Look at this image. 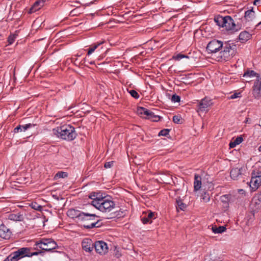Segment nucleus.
Listing matches in <instances>:
<instances>
[{
    "mask_svg": "<svg viewBox=\"0 0 261 261\" xmlns=\"http://www.w3.org/2000/svg\"><path fill=\"white\" fill-rule=\"evenodd\" d=\"M31 206L34 210L39 211H41V210L42 208V206L38 204L36 202H32L31 204Z\"/></svg>",
    "mask_w": 261,
    "mask_h": 261,
    "instance_id": "58836bf2",
    "label": "nucleus"
},
{
    "mask_svg": "<svg viewBox=\"0 0 261 261\" xmlns=\"http://www.w3.org/2000/svg\"><path fill=\"white\" fill-rule=\"evenodd\" d=\"M98 201V203H96L97 205L95 207L102 212H110L115 207V203L111 197H104Z\"/></svg>",
    "mask_w": 261,
    "mask_h": 261,
    "instance_id": "20e7f679",
    "label": "nucleus"
},
{
    "mask_svg": "<svg viewBox=\"0 0 261 261\" xmlns=\"http://www.w3.org/2000/svg\"><path fill=\"white\" fill-rule=\"evenodd\" d=\"M148 114H146L145 119L151 120L153 122H158L161 119V117L158 115H155L153 112L148 110Z\"/></svg>",
    "mask_w": 261,
    "mask_h": 261,
    "instance_id": "aec40b11",
    "label": "nucleus"
},
{
    "mask_svg": "<svg viewBox=\"0 0 261 261\" xmlns=\"http://www.w3.org/2000/svg\"><path fill=\"white\" fill-rule=\"evenodd\" d=\"M127 91L130 94V95L135 99H138L140 97V95L135 90H127Z\"/></svg>",
    "mask_w": 261,
    "mask_h": 261,
    "instance_id": "e433bc0d",
    "label": "nucleus"
},
{
    "mask_svg": "<svg viewBox=\"0 0 261 261\" xmlns=\"http://www.w3.org/2000/svg\"><path fill=\"white\" fill-rule=\"evenodd\" d=\"M201 199H202L204 202H207L210 200V195L207 191H203L201 193Z\"/></svg>",
    "mask_w": 261,
    "mask_h": 261,
    "instance_id": "7c9ffc66",
    "label": "nucleus"
},
{
    "mask_svg": "<svg viewBox=\"0 0 261 261\" xmlns=\"http://www.w3.org/2000/svg\"><path fill=\"white\" fill-rule=\"evenodd\" d=\"M226 227L224 226H220L219 227L215 226L212 227L213 232L215 233H222L224 232L226 230Z\"/></svg>",
    "mask_w": 261,
    "mask_h": 261,
    "instance_id": "c85d7f7f",
    "label": "nucleus"
},
{
    "mask_svg": "<svg viewBox=\"0 0 261 261\" xmlns=\"http://www.w3.org/2000/svg\"><path fill=\"white\" fill-rule=\"evenodd\" d=\"M250 184L253 186L252 187L253 189H257L261 185V175L258 176L256 178H253V179H251ZM250 187H251V186Z\"/></svg>",
    "mask_w": 261,
    "mask_h": 261,
    "instance_id": "b1692460",
    "label": "nucleus"
},
{
    "mask_svg": "<svg viewBox=\"0 0 261 261\" xmlns=\"http://www.w3.org/2000/svg\"><path fill=\"white\" fill-rule=\"evenodd\" d=\"M257 79L256 81H255L254 82V83H257L258 85H259V86H261V77H260L259 76V77H257Z\"/></svg>",
    "mask_w": 261,
    "mask_h": 261,
    "instance_id": "3c124183",
    "label": "nucleus"
},
{
    "mask_svg": "<svg viewBox=\"0 0 261 261\" xmlns=\"http://www.w3.org/2000/svg\"><path fill=\"white\" fill-rule=\"evenodd\" d=\"M18 36L17 34V31L15 32L14 34H11L8 38L7 41L8 42L9 45L12 44L15 41L16 38Z\"/></svg>",
    "mask_w": 261,
    "mask_h": 261,
    "instance_id": "2f4dec72",
    "label": "nucleus"
},
{
    "mask_svg": "<svg viewBox=\"0 0 261 261\" xmlns=\"http://www.w3.org/2000/svg\"><path fill=\"white\" fill-rule=\"evenodd\" d=\"M261 0H254L253 2V5H256L257 3H259Z\"/></svg>",
    "mask_w": 261,
    "mask_h": 261,
    "instance_id": "603ef678",
    "label": "nucleus"
},
{
    "mask_svg": "<svg viewBox=\"0 0 261 261\" xmlns=\"http://www.w3.org/2000/svg\"><path fill=\"white\" fill-rule=\"evenodd\" d=\"M13 258L12 255L10 254L3 261H16L15 259H13Z\"/></svg>",
    "mask_w": 261,
    "mask_h": 261,
    "instance_id": "09e8293b",
    "label": "nucleus"
},
{
    "mask_svg": "<svg viewBox=\"0 0 261 261\" xmlns=\"http://www.w3.org/2000/svg\"><path fill=\"white\" fill-rule=\"evenodd\" d=\"M114 161H110V162H106L105 164L104 167L106 168H111V167H112L113 166V165L114 164Z\"/></svg>",
    "mask_w": 261,
    "mask_h": 261,
    "instance_id": "c03bdc74",
    "label": "nucleus"
},
{
    "mask_svg": "<svg viewBox=\"0 0 261 261\" xmlns=\"http://www.w3.org/2000/svg\"><path fill=\"white\" fill-rule=\"evenodd\" d=\"M171 100L174 102H178L180 100V97L176 94H173L171 97Z\"/></svg>",
    "mask_w": 261,
    "mask_h": 261,
    "instance_id": "79ce46f5",
    "label": "nucleus"
},
{
    "mask_svg": "<svg viewBox=\"0 0 261 261\" xmlns=\"http://www.w3.org/2000/svg\"><path fill=\"white\" fill-rule=\"evenodd\" d=\"M201 186V176L195 174L194 175V191L199 190Z\"/></svg>",
    "mask_w": 261,
    "mask_h": 261,
    "instance_id": "5701e85b",
    "label": "nucleus"
},
{
    "mask_svg": "<svg viewBox=\"0 0 261 261\" xmlns=\"http://www.w3.org/2000/svg\"><path fill=\"white\" fill-rule=\"evenodd\" d=\"M212 105L211 99L205 97L201 100L199 103V109L200 111L204 112L207 111V108Z\"/></svg>",
    "mask_w": 261,
    "mask_h": 261,
    "instance_id": "4468645a",
    "label": "nucleus"
},
{
    "mask_svg": "<svg viewBox=\"0 0 261 261\" xmlns=\"http://www.w3.org/2000/svg\"><path fill=\"white\" fill-rule=\"evenodd\" d=\"M220 261H222V260H220Z\"/></svg>",
    "mask_w": 261,
    "mask_h": 261,
    "instance_id": "bf43d9fd",
    "label": "nucleus"
},
{
    "mask_svg": "<svg viewBox=\"0 0 261 261\" xmlns=\"http://www.w3.org/2000/svg\"><path fill=\"white\" fill-rule=\"evenodd\" d=\"M230 41L226 42L223 46V50L220 53V57L225 61H228L232 58L237 51V45L234 43H229Z\"/></svg>",
    "mask_w": 261,
    "mask_h": 261,
    "instance_id": "39448f33",
    "label": "nucleus"
},
{
    "mask_svg": "<svg viewBox=\"0 0 261 261\" xmlns=\"http://www.w3.org/2000/svg\"><path fill=\"white\" fill-rule=\"evenodd\" d=\"M261 175V171H255L253 170L251 173V179H253V178H256L258 176Z\"/></svg>",
    "mask_w": 261,
    "mask_h": 261,
    "instance_id": "37998d69",
    "label": "nucleus"
},
{
    "mask_svg": "<svg viewBox=\"0 0 261 261\" xmlns=\"http://www.w3.org/2000/svg\"><path fill=\"white\" fill-rule=\"evenodd\" d=\"M94 245V244L93 243L92 241L89 239H85L82 242L83 249L89 252H90L93 250Z\"/></svg>",
    "mask_w": 261,
    "mask_h": 261,
    "instance_id": "2eb2a0df",
    "label": "nucleus"
},
{
    "mask_svg": "<svg viewBox=\"0 0 261 261\" xmlns=\"http://www.w3.org/2000/svg\"><path fill=\"white\" fill-rule=\"evenodd\" d=\"M148 109L144 107H138L137 108V113L139 115L142 116L143 115H145L146 114H148Z\"/></svg>",
    "mask_w": 261,
    "mask_h": 261,
    "instance_id": "72a5a7b5",
    "label": "nucleus"
},
{
    "mask_svg": "<svg viewBox=\"0 0 261 261\" xmlns=\"http://www.w3.org/2000/svg\"><path fill=\"white\" fill-rule=\"evenodd\" d=\"M35 245L38 246L42 250L47 252L51 251L58 247L57 244L52 239L43 238L37 241Z\"/></svg>",
    "mask_w": 261,
    "mask_h": 261,
    "instance_id": "423d86ee",
    "label": "nucleus"
},
{
    "mask_svg": "<svg viewBox=\"0 0 261 261\" xmlns=\"http://www.w3.org/2000/svg\"><path fill=\"white\" fill-rule=\"evenodd\" d=\"M173 121L176 124H181L182 123V119L179 115H174L173 117Z\"/></svg>",
    "mask_w": 261,
    "mask_h": 261,
    "instance_id": "f704fd0d",
    "label": "nucleus"
},
{
    "mask_svg": "<svg viewBox=\"0 0 261 261\" xmlns=\"http://www.w3.org/2000/svg\"><path fill=\"white\" fill-rule=\"evenodd\" d=\"M94 247L96 252L100 254H105L108 250L107 244L102 241H96Z\"/></svg>",
    "mask_w": 261,
    "mask_h": 261,
    "instance_id": "9d476101",
    "label": "nucleus"
},
{
    "mask_svg": "<svg viewBox=\"0 0 261 261\" xmlns=\"http://www.w3.org/2000/svg\"><path fill=\"white\" fill-rule=\"evenodd\" d=\"M258 150H259V151H261V145L259 147V148H258Z\"/></svg>",
    "mask_w": 261,
    "mask_h": 261,
    "instance_id": "4d7b16f0",
    "label": "nucleus"
},
{
    "mask_svg": "<svg viewBox=\"0 0 261 261\" xmlns=\"http://www.w3.org/2000/svg\"><path fill=\"white\" fill-rule=\"evenodd\" d=\"M184 58H189V57L187 55L181 54H178L176 56L173 57V59L176 60H180V59Z\"/></svg>",
    "mask_w": 261,
    "mask_h": 261,
    "instance_id": "a19ab883",
    "label": "nucleus"
},
{
    "mask_svg": "<svg viewBox=\"0 0 261 261\" xmlns=\"http://www.w3.org/2000/svg\"><path fill=\"white\" fill-rule=\"evenodd\" d=\"M80 222L83 224L84 228L90 229L95 227H99L101 225L99 216L92 213L91 211L83 212Z\"/></svg>",
    "mask_w": 261,
    "mask_h": 261,
    "instance_id": "f257e3e1",
    "label": "nucleus"
},
{
    "mask_svg": "<svg viewBox=\"0 0 261 261\" xmlns=\"http://www.w3.org/2000/svg\"><path fill=\"white\" fill-rule=\"evenodd\" d=\"M249 76V77L256 76L257 77H259V74L258 73H256L253 70H247L244 73L243 76Z\"/></svg>",
    "mask_w": 261,
    "mask_h": 261,
    "instance_id": "473e14b6",
    "label": "nucleus"
},
{
    "mask_svg": "<svg viewBox=\"0 0 261 261\" xmlns=\"http://www.w3.org/2000/svg\"><path fill=\"white\" fill-rule=\"evenodd\" d=\"M32 249V248L30 247H22L19 248L11 254L14 257L13 259L18 261L24 257H29L30 251H31Z\"/></svg>",
    "mask_w": 261,
    "mask_h": 261,
    "instance_id": "6e6552de",
    "label": "nucleus"
},
{
    "mask_svg": "<svg viewBox=\"0 0 261 261\" xmlns=\"http://www.w3.org/2000/svg\"><path fill=\"white\" fill-rule=\"evenodd\" d=\"M24 216L20 213H10L8 215V219L14 221H23Z\"/></svg>",
    "mask_w": 261,
    "mask_h": 261,
    "instance_id": "f3484780",
    "label": "nucleus"
},
{
    "mask_svg": "<svg viewBox=\"0 0 261 261\" xmlns=\"http://www.w3.org/2000/svg\"><path fill=\"white\" fill-rule=\"evenodd\" d=\"M42 253V251H36V252H31V251H30L29 257H31L34 255H38V254H41Z\"/></svg>",
    "mask_w": 261,
    "mask_h": 261,
    "instance_id": "de8ad7c7",
    "label": "nucleus"
},
{
    "mask_svg": "<svg viewBox=\"0 0 261 261\" xmlns=\"http://www.w3.org/2000/svg\"><path fill=\"white\" fill-rule=\"evenodd\" d=\"M12 235V232L5 225L2 224L0 225V238L8 240Z\"/></svg>",
    "mask_w": 261,
    "mask_h": 261,
    "instance_id": "9b49d317",
    "label": "nucleus"
},
{
    "mask_svg": "<svg viewBox=\"0 0 261 261\" xmlns=\"http://www.w3.org/2000/svg\"><path fill=\"white\" fill-rule=\"evenodd\" d=\"M0 40H4L3 36L2 34H0Z\"/></svg>",
    "mask_w": 261,
    "mask_h": 261,
    "instance_id": "5fc2aeb1",
    "label": "nucleus"
},
{
    "mask_svg": "<svg viewBox=\"0 0 261 261\" xmlns=\"http://www.w3.org/2000/svg\"><path fill=\"white\" fill-rule=\"evenodd\" d=\"M37 125L36 124H33V123H28L25 125H21L22 127V131H25L28 129L31 128L32 127H35Z\"/></svg>",
    "mask_w": 261,
    "mask_h": 261,
    "instance_id": "4c0bfd02",
    "label": "nucleus"
},
{
    "mask_svg": "<svg viewBox=\"0 0 261 261\" xmlns=\"http://www.w3.org/2000/svg\"><path fill=\"white\" fill-rule=\"evenodd\" d=\"M252 94L255 98L259 99L261 98V86L257 83H254L253 87Z\"/></svg>",
    "mask_w": 261,
    "mask_h": 261,
    "instance_id": "412c9836",
    "label": "nucleus"
},
{
    "mask_svg": "<svg viewBox=\"0 0 261 261\" xmlns=\"http://www.w3.org/2000/svg\"><path fill=\"white\" fill-rule=\"evenodd\" d=\"M251 206L253 215L261 208V191L254 196Z\"/></svg>",
    "mask_w": 261,
    "mask_h": 261,
    "instance_id": "1a4fd4ad",
    "label": "nucleus"
},
{
    "mask_svg": "<svg viewBox=\"0 0 261 261\" xmlns=\"http://www.w3.org/2000/svg\"><path fill=\"white\" fill-rule=\"evenodd\" d=\"M214 21L220 27L225 28L227 31L237 32L241 28V24H235L233 19L230 16H222L217 15L215 17Z\"/></svg>",
    "mask_w": 261,
    "mask_h": 261,
    "instance_id": "f03ea898",
    "label": "nucleus"
},
{
    "mask_svg": "<svg viewBox=\"0 0 261 261\" xmlns=\"http://www.w3.org/2000/svg\"><path fill=\"white\" fill-rule=\"evenodd\" d=\"M89 64H94V61L93 62H89Z\"/></svg>",
    "mask_w": 261,
    "mask_h": 261,
    "instance_id": "6e6d98bb",
    "label": "nucleus"
},
{
    "mask_svg": "<svg viewBox=\"0 0 261 261\" xmlns=\"http://www.w3.org/2000/svg\"><path fill=\"white\" fill-rule=\"evenodd\" d=\"M89 197L93 200L91 202V205L95 207H96L97 204L96 203H98V200L104 198L101 193L97 192L91 193L89 195Z\"/></svg>",
    "mask_w": 261,
    "mask_h": 261,
    "instance_id": "dca6fc26",
    "label": "nucleus"
},
{
    "mask_svg": "<svg viewBox=\"0 0 261 261\" xmlns=\"http://www.w3.org/2000/svg\"><path fill=\"white\" fill-rule=\"evenodd\" d=\"M68 176V173L66 172L59 171L55 175L54 177V180H57L59 178H64Z\"/></svg>",
    "mask_w": 261,
    "mask_h": 261,
    "instance_id": "c756f323",
    "label": "nucleus"
},
{
    "mask_svg": "<svg viewBox=\"0 0 261 261\" xmlns=\"http://www.w3.org/2000/svg\"><path fill=\"white\" fill-rule=\"evenodd\" d=\"M55 135L63 140L68 141L73 140L76 137L75 128L70 125H63L54 129Z\"/></svg>",
    "mask_w": 261,
    "mask_h": 261,
    "instance_id": "7ed1b4c3",
    "label": "nucleus"
},
{
    "mask_svg": "<svg viewBox=\"0 0 261 261\" xmlns=\"http://www.w3.org/2000/svg\"><path fill=\"white\" fill-rule=\"evenodd\" d=\"M108 51V49H107V50L105 51V53L104 54L100 55L98 57V60H101L102 59H103L106 56V54Z\"/></svg>",
    "mask_w": 261,
    "mask_h": 261,
    "instance_id": "8fccbe9b",
    "label": "nucleus"
},
{
    "mask_svg": "<svg viewBox=\"0 0 261 261\" xmlns=\"http://www.w3.org/2000/svg\"><path fill=\"white\" fill-rule=\"evenodd\" d=\"M243 141V139L242 137H238L233 141H232L229 143L230 148L234 147L237 145H239Z\"/></svg>",
    "mask_w": 261,
    "mask_h": 261,
    "instance_id": "cd10ccee",
    "label": "nucleus"
},
{
    "mask_svg": "<svg viewBox=\"0 0 261 261\" xmlns=\"http://www.w3.org/2000/svg\"><path fill=\"white\" fill-rule=\"evenodd\" d=\"M223 43L221 41L213 39L206 46V50L209 53H216L223 48Z\"/></svg>",
    "mask_w": 261,
    "mask_h": 261,
    "instance_id": "0eeeda50",
    "label": "nucleus"
},
{
    "mask_svg": "<svg viewBox=\"0 0 261 261\" xmlns=\"http://www.w3.org/2000/svg\"><path fill=\"white\" fill-rule=\"evenodd\" d=\"M22 131V127L21 125H18L13 130V132L14 133H17L18 132H21Z\"/></svg>",
    "mask_w": 261,
    "mask_h": 261,
    "instance_id": "a18cd8bd",
    "label": "nucleus"
},
{
    "mask_svg": "<svg viewBox=\"0 0 261 261\" xmlns=\"http://www.w3.org/2000/svg\"><path fill=\"white\" fill-rule=\"evenodd\" d=\"M261 24V21L259 22V23H258L256 26H255V28H256L257 27H258L259 25H260Z\"/></svg>",
    "mask_w": 261,
    "mask_h": 261,
    "instance_id": "864d4df0",
    "label": "nucleus"
},
{
    "mask_svg": "<svg viewBox=\"0 0 261 261\" xmlns=\"http://www.w3.org/2000/svg\"><path fill=\"white\" fill-rule=\"evenodd\" d=\"M170 129H163L161 130L158 134L159 136H167L170 132Z\"/></svg>",
    "mask_w": 261,
    "mask_h": 261,
    "instance_id": "ea45409f",
    "label": "nucleus"
},
{
    "mask_svg": "<svg viewBox=\"0 0 261 261\" xmlns=\"http://www.w3.org/2000/svg\"><path fill=\"white\" fill-rule=\"evenodd\" d=\"M163 182L166 183V184H167V183H168L167 182H165V181H163Z\"/></svg>",
    "mask_w": 261,
    "mask_h": 261,
    "instance_id": "13d9d810",
    "label": "nucleus"
},
{
    "mask_svg": "<svg viewBox=\"0 0 261 261\" xmlns=\"http://www.w3.org/2000/svg\"><path fill=\"white\" fill-rule=\"evenodd\" d=\"M155 213L149 212L147 216L141 218V221L144 224L147 223H151L152 222V219L155 218Z\"/></svg>",
    "mask_w": 261,
    "mask_h": 261,
    "instance_id": "6ab92c4d",
    "label": "nucleus"
},
{
    "mask_svg": "<svg viewBox=\"0 0 261 261\" xmlns=\"http://www.w3.org/2000/svg\"><path fill=\"white\" fill-rule=\"evenodd\" d=\"M105 42V41L97 42L91 45V46L88 49L87 55L89 56L96 49L98 48L100 45L103 44Z\"/></svg>",
    "mask_w": 261,
    "mask_h": 261,
    "instance_id": "a878e982",
    "label": "nucleus"
},
{
    "mask_svg": "<svg viewBox=\"0 0 261 261\" xmlns=\"http://www.w3.org/2000/svg\"><path fill=\"white\" fill-rule=\"evenodd\" d=\"M241 174V169L238 168L232 169L230 172V177L233 179H236Z\"/></svg>",
    "mask_w": 261,
    "mask_h": 261,
    "instance_id": "bb28decb",
    "label": "nucleus"
},
{
    "mask_svg": "<svg viewBox=\"0 0 261 261\" xmlns=\"http://www.w3.org/2000/svg\"><path fill=\"white\" fill-rule=\"evenodd\" d=\"M255 17V13L253 7L245 12L244 19L246 22L252 21Z\"/></svg>",
    "mask_w": 261,
    "mask_h": 261,
    "instance_id": "a211bd4d",
    "label": "nucleus"
},
{
    "mask_svg": "<svg viewBox=\"0 0 261 261\" xmlns=\"http://www.w3.org/2000/svg\"><path fill=\"white\" fill-rule=\"evenodd\" d=\"M83 212L75 210L74 208H70L68 210L67 215L69 218L73 219H77V220L80 222Z\"/></svg>",
    "mask_w": 261,
    "mask_h": 261,
    "instance_id": "f8f14e48",
    "label": "nucleus"
},
{
    "mask_svg": "<svg viewBox=\"0 0 261 261\" xmlns=\"http://www.w3.org/2000/svg\"><path fill=\"white\" fill-rule=\"evenodd\" d=\"M251 35L249 32L246 31L242 32L239 36V39L240 40V41L242 43L246 42L247 41L249 40L251 38Z\"/></svg>",
    "mask_w": 261,
    "mask_h": 261,
    "instance_id": "4be33fe9",
    "label": "nucleus"
},
{
    "mask_svg": "<svg viewBox=\"0 0 261 261\" xmlns=\"http://www.w3.org/2000/svg\"><path fill=\"white\" fill-rule=\"evenodd\" d=\"M42 6L43 5L41 3V1L38 0L35 2L32 9H35V11H36L39 10Z\"/></svg>",
    "mask_w": 261,
    "mask_h": 261,
    "instance_id": "c9c22d12",
    "label": "nucleus"
},
{
    "mask_svg": "<svg viewBox=\"0 0 261 261\" xmlns=\"http://www.w3.org/2000/svg\"><path fill=\"white\" fill-rule=\"evenodd\" d=\"M231 198V195L230 194H225L220 197V200L222 203V208L224 211L228 210Z\"/></svg>",
    "mask_w": 261,
    "mask_h": 261,
    "instance_id": "ddd939ff",
    "label": "nucleus"
},
{
    "mask_svg": "<svg viewBox=\"0 0 261 261\" xmlns=\"http://www.w3.org/2000/svg\"><path fill=\"white\" fill-rule=\"evenodd\" d=\"M176 209L177 211H178L179 209L181 211H185L187 207V205L183 202L182 200L180 198V197H178V198L176 199Z\"/></svg>",
    "mask_w": 261,
    "mask_h": 261,
    "instance_id": "393cba45",
    "label": "nucleus"
},
{
    "mask_svg": "<svg viewBox=\"0 0 261 261\" xmlns=\"http://www.w3.org/2000/svg\"><path fill=\"white\" fill-rule=\"evenodd\" d=\"M240 95H241L240 92L234 93V94H232L229 98V99H234V98H238L239 97H240Z\"/></svg>",
    "mask_w": 261,
    "mask_h": 261,
    "instance_id": "49530a36",
    "label": "nucleus"
}]
</instances>
